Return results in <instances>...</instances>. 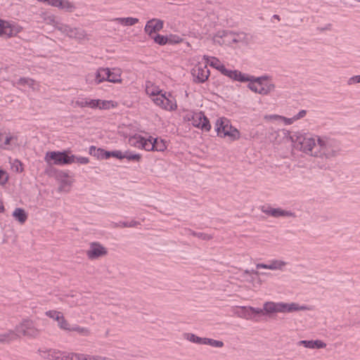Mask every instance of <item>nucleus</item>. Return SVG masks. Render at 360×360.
Returning <instances> with one entry per match:
<instances>
[{
  "mask_svg": "<svg viewBox=\"0 0 360 360\" xmlns=\"http://www.w3.org/2000/svg\"><path fill=\"white\" fill-rule=\"evenodd\" d=\"M282 133L284 136H289L295 149L322 160L334 158L341 151L340 141L327 136H311L300 132H295L290 135L287 130H282Z\"/></svg>",
  "mask_w": 360,
  "mask_h": 360,
  "instance_id": "f257e3e1",
  "label": "nucleus"
},
{
  "mask_svg": "<svg viewBox=\"0 0 360 360\" xmlns=\"http://www.w3.org/2000/svg\"><path fill=\"white\" fill-rule=\"evenodd\" d=\"M307 309L306 306H300L297 303H283L266 302L264 303V315H269L274 313H291L297 311Z\"/></svg>",
  "mask_w": 360,
  "mask_h": 360,
  "instance_id": "f03ea898",
  "label": "nucleus"
},
{
  "mask_svg": "<svg viewBox=\"0 0 360 360\" xmlns=\"http://www.w3.org/2000/svg\"><path fill=\"white\" fill-rule=\"evenodd\" d=\"M217 136L221 138L228 137L231 141H235L240 139L239 131L233 127L229 120L226 117H219L217 120L214 124Z\"/></svg>",
  "mask_w": 360,
  "mask_h": 360,
  "instance_id": "7ed1b4c3",
  "label": "nucleus"
},
{
  "mask_svg": "<svg viewBox=\"0 0 360 360\" xmlns=\"http://www.w3.org/2000/svg\"><path fill=\"white\" fill-rule=\"evenodd\" d=\"M44 160L49 165H62L75 162V157L74 155L68 156L65 152L51 151L46 153Z\"/></svg>",
  "mask_w": 360,
  "mask_h": 360,
  "instance_id": "20e7f679",
  "label": "nucleus"
},
{
  "mask_svg": "<svg viewBox=\"0 0 360 360\" xmlns=\"http://www.w3.org/2000/svg\"><path fill=\"white\" fill-rule=\"evenodd\" d=\"M15 330L24 336L36 338L40 335L38 329L30 319H25L15 327Z\"/></svg>",
  "mask_w": 360,
  "mask_h": 360,
  "instance_id": "39448f33",
  "label": "nucleus"
},
{
  "mask_svg": "<svg viewBox=\"0 0 360 360\" xmlns=\"http://www.w3.org/2000/svg\"><path fill=\"white\" fill-rule=\"evenodd\" d=\"M38 354L40 357L47 360H72V356L68 353L55 349L39 348Z\"/></svg>",
  "mask_w": 360,
  "mask_h": 360,
  "instance_id": "423d86ee",
  "label": "nucleus"
},
{
  "mask_svg": "<svg viewBox=\"0 0 360 360\" xmlns=\"http://www.w3.org/2000/svg\"><path fill=\"white\" fill-rule=\"evenodd\" d=\"M108 249L98 242L89 243V248L86 251V255L90 260L98 259L108 255Z\"/></svg>",
  "mask_w": 360,
  "mask_h": 360,
  "instance_id": "0eeeda50",
  "label": "nucleus"
},
{
  "mask_svg": "<svg viewBox=\"0 0 360 360\" xmlns=\"http://www.w3.org/2000/svg\"><path fill=\"white\" fill-rule=\"evenodd\" d=\"M22 30V27L21 26L0 19V37L11 38L17 35Z\"/></svg>",
  "mask_w": 360,
  "mask_h": 360,
  "instance_id": "6e6552de",
  "label": "nucleus"
},
{
  "mask_svg": "<svg viewBox=\"0 0 360 360\" xmlns=\"http://www.w3.org/2000/svg\"><path fill=\"white\" fill-rule=\"evenodd\" d=\"M188 120L191 122L193 126L201 129L203 131H209L211 129L208 119L202 112L193 113L191 117L188 118Z\"/></svg>",
  "mask_w": 360,
  "mask_h": 360,
  "instance_id": "1a4fd4ad",
  "label": "nucleus"
},
{
  "mask_svg": "<svg viewBox=\"0 0 360 360\" xmlns=\"http://www.w3.org/2000/svg\"><path fill=\"white\" fill-rule=\"evenodd\" d=\"M57 30L63 34H65L70 38H75L77 39H83L86 37L84 30L77 27H71L69 25L60 24L57 26Z\"/></svg>",
  "mask_w": 360,
  "mask_h": 360,
  "instance_id": "9d476101",
  "label": "nucleus"
},
{
  "mask_svg": "<svg viewBox=\"0 0 360 360\" xmlns=\"http://www.w3.org/2000/svg\"><path fill=\"white\" fill-rule=\"evenodd\" d=\"M46 316L57 321L58 327L63 330L66 331L69 328L70 323L65 318L61 311L57 310H49L45 312Z\"/></svg>",
  "mask_w": 360,
  "mask_h": 360,
  "instance_id": "9b49d317",
  "label": "nucleus"
},
{
  "mask_svg": "<svg viewBox=\"0 0 360 360\" xmlns=\"http://www.w3.org/2000/svg\"><path fill=\"white\" fill-rule=\"evenodd\" d=\"M194 81L198 83L205 82L210 76V70L207 65H196L191 71Z\"/></svg>",
  "mask_w": 360,
  "mask_h": 360,
  "instance_id": "f8f14e48",
  "label": "nucleus"
},
{
  "mask_svg": "<svg viewBox=\"0 0 360 360\" xmlns=\"http://www.w3.org/2000/svg\"><path fill=\"white\" fill-rule=\"evenodd\" d=\"M261 210L263 213L275 218L281 217H295V214L290 211L282 210L281 208H273L271 207L262 206Z\"/></svg>",
  "mask_w": 360,
  "mask_h": 360,
  "instance_id": "ddd939ff",
  "label": "nucleus"
},
{
  "mask_svg": "<svg viewBox=\"0 0 360 360\" xmlns=\"http://www.w3.org/2000/svg\"><path fill=\"white\" fill-rule=\"evenodd\" d=\"M153 101L157 105L167 110H174L176 108V103L167 97L165 94L159 95L158 97L153 98Z\"/></svg>",
  "mask_w": 360,
  "mask_h": 360,
  "instance_id": "4468645a",
  "label": "nucleus"
},
{
  "mask_svg": "<svg viewBox=\"0 0 360 360\" xmlns=\"http://www.w3.org/2000/svg\"><path fill=\"white\" fill-rule=\"evenodd\" d=\"M163 27V22L159 19H152L147 22L145 26V32L150 37H153L155 33L161 30Z\"/></svg>",
  "mask_w": 360,
  "mask_h": 360,
  "instance_id": "2eb2a0df",
  "label": "nucleus"
},
{
  "mask_svg": "<svg viewBox=\"0 0 360 360\" xmlns=\"http://www.w3.org/2000/svg\"><path fill=\"white\" fill-rule=\"evenodd\" d=\"M105 68H99L96 72L89 73L86 77V81L89 84H99L105 81Z\"/></svg>",
  "mask_w": 360,
  "mask_h": 360,
  "instance_id": "dca6fc26",
  "label": "nucleus"
},
{
  "mask_svg": "<svg viewBox=\"0 0 360 360\" xmlns=\"http://www.w3.org/2000/svg\"><path fill=\"white\" fill-rule=\"evenodd\" d=\"M297 345L309 349H323L326 347V344L321 340H300L297 342Z\"/></svg>",
  "mask_w": 360,
  "mask_h": 360,
  "instance_id": "f3484780",
  "label": "nucleus"
},
{
  "mask_svg": "<svg viewBox=\"0 0 360 360\" xmlns=\"http://www.w3.org/2000/svg\"><path fill=\"white\" fill-rule=\"evenodd\" d=\"M225 76L229 77L233 80L245 82L248 81H252V79L249 77V76L243 74L241 72L238 70H228Z\"/></svg>",
  "mask_w": 360,
  "mask_h": 360,
  "instance_id": "a211bd4d",
  "label": "nucleus"
},
{
  "mask_svg": "<svg viewBox=\"0 0 360 360\" xmlns=\"http://www.w3.org/2000/svg\"><path fill=\"white\" fill-rule=\"evenodd\" d=\"M105 81L112 83H122V78L120 71L118 70L117 72H112L110 68H105Z\"/></svg>",
  "mask_w": 360,
  "mask_h": 360,
  "instance_id": "6ab92c4d",
  "label": "nucleus"
},
{
  "mask_svg": "<svg viewBox=\"0 0 360 360\" xmlns=\"http://www.w3.org/2000/svg\"><path fill=\"white\" fill-rule=\"evenodd\" d=\"M13 139L17 140V139L10 133L6 134L0 132V148L5 150L9 149L11 143Z\"/></svg>",
  "mask_w": 360,
  "mask_h": 360,
  "instance_id": "aec40b11",
  "label": "nucleus"
},
{
  "mask_svg": "<svg viewBox=\"0 0 360 360\" xmlns=\"http://www.w3.org/2000/svg\"><path fill=\"white\" fill-rule=\"evenodd\" d=\"M146 94L153 98L158 97V96L162 94V90L160 89L159 86L155 85L151 82H147L146 84Z\"/></svg>",
  "mask_w": 360,
  "mask_h": 360,
  "instance_id": "412c9836",
  "label": "nucleus"
},
{
  "mask_svg": "<svg viewBox=\"0 0 360 360\" xmlns=\"http://www.w3.org/2000/svg\"><path fill=\"white\" fill-rule=\"evenodd\" d=\"M68 332H77L82 337H88L91 335V330L87 327H82L78 325L72 326L70 324L69 328L67 329Z\"/></svg>",
  "mask_w": 360,
  "mask_h": 360,
  "instance_id": "4be33fe9",
  "label": "nucleus"
},
{
  "mask_svg": "<svg viewBox=\"0 0 360 360\" xmlns=\"http://www.w3.org/2000/svg\"><path fill=\"white\" fill-rule=\"evenodd\" d=\"M18 334L13 330H8L6 333L0 334V343H9L11 341L17 340Z\"/></svg>",
  "mask_w": 360,
  "mask_h": 360,
  "instance_id": "5701e85b",
  "label": "nucleus"
},
{
  "mask_svg": "<svg viewBox=\"0 0 360 360\" xmlns=\"http://www.w3.org/2000/svg\"><path fill=\"white\" fill-rule=\"evenodd\" d=\"M12 215L15 219L19 221L21 224H24L27 219V215L25 211L22 208L20 207L15 208Z\"/></svg>",
  "mask_w": 360,
  "mask_h": 360,
  "instance_id": "b1692460",
  "label": "nucleus"
},
{
  "mask_svg": "<svg viewBox=\"0 0 360 360\" xmlns=\"http://www.w3.org/2000/svg\"><path fill=\"white\" fill-rule=\"evenodd\" d=\"M42 18L44 22L47 24L55 27L57 29V26L60 25L61 23H58L56 20V18L55 15L52 14L43 13Z\"/></svg>",
  "mask_w": 360,
  "mask_h": 360,
  "instance_id": "393cba45",
  "label": "nucleus"
},
{
  "mask_svg": "<svg viewBox=\"0 0 360 360\" xmlns=\"http://www.w3.org/2000/svg\"><path fill=\"white\" fill-rule=\"evenodd\" d=\"M114 20L117 21V22H120V24L125 25V26L134 25L139 22L138 18H131V17L116 18L114 19Z\"/></svg>",
  "mask_w": 360,
  "mask_h": 360,
  "instance_id": "a878e982",
  "label": "nucleus"
},
{
  "mask_svg": "<svg viewBox=\"0 0 360 360\" xmlns=\"http://www.w3.org/2000/svg\"><path fill=\"white\" fill-rule=\"evenodd\" d=\"M143 137H142L141 136L134 135L133 136L129 137L128 141L130 146L141 148L143 144Z\"/></svg>",
  "mask_w": 360,
  "mask_h": 360,
  "instance_id": "bb28decb",
  "label": "nucleus"
},
{
  "mask_svg": "<svg viewBox=\"0 0 360 360\" xmlns=\"http://www.w3.org/2000/svg\"><path fill=\"white\" fill-rule=\"evenodd\" d=\"M184 336L185 339H186L187 340H188L190 342L200 344V345H203L204 338H200V337L196 336L195 334L189 333H185L184 335Z\"/></svg>",
  "mask_w": 360,
  "mask_h": 360,
  "instance_id": "cd10ccee",
  "label": "nucleus"
},
{
  "mask_svg": "<svg viewBox=\"0 0 360 360\" xmlns=\"http://www.w3.org/2000/svg\"><path fill=\"white\" fill-rule=\"evenodd\" d=\"M17 84L20 86L27 85L30 88L34 89L35 81L30 78L21 77L18 79Z\"/></svg>",
  "mask_w": 360,
  "mask_h": 360,
  "instance_id": "c85d7f7f",
  "label": "nucleus"
},
{
  "mask_svg": "<svg viewBox=\"0 0 360 360\" xmlns=\"http://www.w3.org/2000/svg\"><path fill=\"white\" fill-rule=\"evenodd\" d=\"M153 146H154V139L153 137H150L148 139H146L143 138V144H142V149H144L148 151L153 150Z\"/></svg>",
  "mask_w": 360,
  "mask_h": 360,
  "instance_id": "c756f323",
  "label": "nucleus"
},
{
  "mask_svg": "<svg viewBox=\"0 0 360 360\" xmlns=\"http://www.w3.org/2000/svg\"><path fill=\"white\" fill-rule=\"evenodd\" d=\"M275 89V85L274 84H262L259 87V94L262 95H266L271 91H274Z\"/></svg>",
  "mask_w": 360,
  "mask_h": 360,
  "instance_id": "7c9ffc66",
  "label": "nucleus"
},
{
  "mask_svg": "<svg viewBox=\"0 0 360 360\" xmlns=\"http://www.w3.org/2000/svg\"><path fill=\"white\" fill-rule=\"evenodd\" d=\"M286 265V262L282 260H273L269 264V269H282Z\"/></svg>",
  "mask_w": 360,
  "mask_h": 360,
  "instance_id": "2f4dec72",
  "label": "nucleus"
},
{
  "mask_svg": "<svg viewBox=\"0 0 360 360\" xmlns=\"http://www.w3.org/2000/svg\"><path fill=\"white\" fill-rule=\"evenodd\" d=\"M203 345H208L214 347H222L224 346V342L220 340L204 338Z\"/></svg>",
  "mask_w": 360,
  "mask_h": 360,
  "instance_id": "473e14b6",
  "label": "nucleus"
},
{
  "mask_svg": "<svg viewBox=\"0 0 360 360\" xmlns=\"http://www.w3.org/2000/svg\"><path fill=\"white\" fill-rule=\"evenodd\" d=\"M124 158L127 159L129 161L139 162L141 159V155L139 154H132L129 151H125L123 155Z\"/></svg>",
  "mask_w": 360,
  "mask_h": 360,
  "instance_id": "72a5a7b5",
  "label": "nucleus"
},
{
  "mask_svg": "<svg viewBox=\"0 0 360 360\" xmlns=\"http://www.w3.org/2000/svg\"><path fill=\"white\" fill-rule=\"evenodd\" d=\"M165 148L166 146L163 140H158V139H154L153 150L164 151Z\"/></svg>",
  "mask_w": 360,
  "mask_h": 360,
  "instance_id": "f704fd0d",
  "label": "nucleus"
},
{
  "mask_svg": "<svg viewBox=\"0 0 360 360\" xmlns=\"http://www.w3.org/2000/svg\"><path fill=\"white\" fill-rule=\"evenodd\" d=\"M252 274H255L256 276L259 275V272L256 270H245L243 275V277L246 279L247 281L251 282L253 280V278L251 276Z\"/></svg>",
  "mask_w": 360,
  "mask_h": 360,
  "instance_id": "c9c22d12",
  "label": "nucleus"
},
{
  "mask_svg": "<svg viewBox=\"0 0 360 360\" xmlns=\"http://www.w3.org/2000/svg\"><path fill=\"white\" fill-rule=\"evenodd\" d=\"M189 232H190L191 235L198 237L203 240H209L212 238V237L210 235H208L207 233H201V232L196 233V232L191 231V230L189 231Z\"/></svg>",
  "mask_w": 360,
  "mask_h": 360,
  "instance_id": "e433bc0d",
  "label": "nucleus"
},
{
  "mask_svg": "<svg viewBox=\"0 0 360 360\" xmlns=\"http://www.w3.org/2000/svg\"><path fill=\"white\" fill-rule=\"evenodd\" d=\"M151 38L153 39L155 42L159 45H165L168 41L166 37L160 34L154 35L153 37Z\"/></svg>",
  "mask_w": 360,
  "mask_h": 360,
  "instance_id": "4c0bfd02",
  "label": "nucleus"
},
{
  "mask_svg": "<svg viewBox=\"0 0 360 360\" xmlns=\"http://www.w3.org/2000/svg\"><path fill=\"white\" fill-rule=\"evenodd\" d=\"M223 36L229 37L233 42H238L241 39L240 34L232 32H225Z\"/></svg>",
  "mask_w": 360,
  "mask_h": 360,
  "instance_id": "58836bf2",
  "label": "nucleus"
},
{
  "mask_svg": "<svg viewBox=\"0 0 360 360\" xmlns=\"http://www.w3.org/2000/svg\"><path fill=\"white\" fill-rule=\"evenodd\" d=\"M60 8H65L68 11H72L75 8L74 5L68 0H61V6Z\"/></svg>",
  "mask_w": 360,
  "mask_h": 360,
  "instance_id": "ea45409f",
  "label": "nucleus"
},
{
  "mask_svg": "<svg viewBox=\"0 0 360 360\" xmlns=\"http://www.w3.org/2000/svg\"><path fill=\"white\" fill-rule=\"evenodd\" d=\"M8 180V173L3 170L0 169V185L3 186L6 184V183Z\"/></svg>",
  "mask_w": 360,
  "mask_h": 360,
  "instance_id": "a19ab883",
  "label": "nucleus"
},
{
  "mask_svg": "<svg viewBox=\"0 0 360 360\" xmlns=\"http://www.w3.org/2000/svg\"><path fill=\"white\" fill-rule=\"evenodd\" d=\"M69 355L72 356V360L75 357L76 360H89V355H84L83 354L77 353H68Z\"/></svg>",
  "mask_w": 360,
  "mask_h": 360,
  "instance_id": "79ce46f5",
  "label": "nucleus"
},
{
  "mask_svg": "<svg viewBox=\"0 0 360 360\" xmlns=\"http://www.w3.org/2000/svg\"><path fill=\"white\" fill-rule=\"evenodd\" d=\"M75 106L79 108L89 107L88 98H82L81 100L76 101L75 103Z\"/></svg>",
  "mask_w": 360,
  "mask_h": 360,
  "instance_id": "37998d69",
  "label": "nucleus"
},
{
  "mask_svg": "<svg viewBox=\"0 0 360 360\" xmlns=\"http://www.w3.org/2000/svg\"><path fill=\"white\" fill-rule=\"evenodd\" d=\"M101 102L100 99H88L89 108H98Z\"/></svg>",
  "mask_w": 360,
  "mask_h": 360,
  "instance_id": "c03bdc74",
  "label": "nucleus"
},
{
  "mask_svg": "<svg viewBox=\"0 0 360 360\" xmlns=\"http://www.w3.org/2000/svg\"><path fill=\"white\" fill-rule=\"evenodd\" d=\"M139 224L136 221H131V222H120L119 226L121 227H134Z\"/></svg>",
  "mask_w": 360,
  "mask_h": 360,
  "instance_id": "a18cd8bd",
  "label": "nucleus"
},
{
  "mask_svg": "<svg viewBox=\"0 0 360 360\" xmlns=\"http://www.w3.org/2000/svg\"><path fill=\"white\" fill-rule=\"evenodd\" d=\"M261 85L259 84L255 83L253 82H250V83L248 84V87L254 92L258 93L259 91V87Z\"/></svg>",
  "mask_w": 360,
  "mask_h": 360,
  "instance_id": "49530a36",
  "label": "nucleus"
},
{
  "mask_svg": "<svg viewBox=\"0 0 360 360\" xmlns=\"http://www.w3.org/2000/svg\"><path fill=\"white\" fill-rule=\"evenodd\" d=\"M48 5L59 8L61 6V0H46Z\"/></svg>",
  "mask_w": 360,
  "mask_h": 360,
  "instance_id": "de8ad7c7",
  "label": "nucleus"
},
{
  "mask_svg": "<svg viewBox=\"0 0 360 360\" xmlns=\"http://www.w3.org/2000/svg\"><path fill=\"white\" fill-rule=\"evenodd\" d=\"M360 83V75H355L350 77L348 81V85H352L354 84Z\"/></svg>",
  "mask_w": 360,
  "mask_h": 360,
  "instance_id": "09e8293b",
  "label": "nucleus"
},
{
  "mask_svg": "<svg viewBox=\"0 0 360 360\" xmlns=\"http://www.w3.org/2000/svg\"><path fill=\"white\" fill-rule=\"evenodd\" d=\"M111 103H112V102L108 101H101V100L100 104L98 106V108H99L100 109H108L110 108V104Z\"/></svg>",
  "mask_w": 360,
  "mask_h": 360,
  "instance_id": "8fccbe9b",
  "label": "nucleus"
},
{
  "mask_svg": "<svg viewBox=\"0 0 360 360\" xmlns=\"http://www.w3.org/2000/svg\"><path fill=\"white\" fill-rule=\"evenodd\" d=\"M222 64L221 62L216 58H212V60L210 63V65L217 70L221 66Z\"/></svg>",
  "mask_w": 360,
  "mask_h": 360,
  "instance_id": "3c124183",
  "label": "nucleus"
},
{
  "mask_svg": "<svg viewBox=\"0 0 360 360\" xmlns=\"http://www.w3.org/2000/svg\"><path fill=\"white\" fill-rule=\"evenodd\" d=\"M249 77L252 79L251 82H253L257 84H259V85H262L263 84L262 82L264 80H266V77H257V78H255L254 77Z\"/></svg>",
  "mask_w": 360,
  "mask_h": 360,
  "instance_id": "603ef678",
  "label": "nucleus"
},
{
  "mask_svg": "<svg viewBox=\"0 0 360 360\" xmlns=\"http://www.w3.org/2000/svg\"><path fill=\"white\" fill-rule=\"evenodd\" d=\"M248 309L250 311H252V313L256 314H264V308L261 309V308H255L252 307H249Z\"/></svg>",
  "mask_w": 360,
  "mask_h": 360,
  "instance_id": "864d4df0",
  "label": "nucleus"
},
{
  "mask_svg": "<svg viewBox=\"0 0 360 360\" xmlns=\"http://www.w3.org/2000/svg\"><path fill=\"white\" fill-rule=\"evenodd\" d=\"M123 155L124 153H122L120 150H115L111 152V156L120 160L124 159Z\"/></svg>",
  "mask_w": 360,
  "mask_h": 360,
  "instance_id": "5fc2aeb1",
  "label": "nucleus"
},
{
  "mask_svg": "<svg viewBox=\"0 0 360 360\" xmlns=\"http://www.w3.org/2000/svg\"><path fill=\"white\" fill-rule=\"evenodd\" d=\"M75 161L80 164H87L89 162V159L85 157H75Z\"/></svg>",
  "mask_w": 360,
  "mask_h": 360,
  "instance_id": "6e6d98bb",
  "label": "nucleus"
},
{
  "mask_svg": "<svg viewBox=\"0 0 360 360\" xmlns=\"http://www.w3.org/2000/svg\"><path fill=\"white\" fill-rule=\"evenodd\" d=\"M306 113H307L306 110H302L296 115H295L293 117V119L297 120L304 117Z\"/></svg>",
  "mask_w": 360,
  "mask_h": 360,
  "instance_id": "4d7b16f0",
  "label": "nucleus"
},
{
  "mask_svg": "<svg viewBox=\"0 0 360 360\" xmlns=\"http://www.w3.org/2000/svg\"><path fill=\"white\" fill-rule=\"evenodd\" d=\"M219 68L217 69L221 74L224 75H226L228 69L226 68V67L222 64L221 66H219Z\"/></svg>",
  "mask_w": 360,
  "mask_h": 360,
  "instance_id": "13d9d810",
  "label": "nucleus"
},
{
  "mask_svg": "<svg viewBox=\"0 0 360 360\" xmlns=\"http://www.w3.org/2000/svg\"><path fill=\"white\" fill-rule=\"evenodd\" d=\"M219 68L217 69L221 74L224 75H226L228 69L226 68V67L222 64L221 66H219Z\"/></svg>",
  "mask_w": 360,
  "mask_h": 360,
  "instance_id": "bf43d9fd",
  "label": "nucleus"
},
{
  "mask_svg": "<svg viewBox=\"0 0 360 360\" xmlns=\"http://www.w3.org/2000/svg\"><path fill=\"white\" fill-rule=\"evenodd\" d=\"M281 119H283L286 124H291L293 122V121L295 120L293 119V117H292V118H286V117H281Z\"/></svg>",
  "mask_w": 360,
  "mask_h": 360,
  "instance_id": "052dcab7",
  "label": "nucleus"
},
{
  "mask_svg": "<svg viewBox=\"0 0 360 360\" xmlns=\"http://www.w3.org/2000/svg\"><path fill=\"white\" fill-rule=\"evenodd\" d=\"M89 360H106L105 357L100 356H89Z\"/></svg>",
  "mask_w": 360,
  "mask_h": 360,
  "instance_id": "680f3d73",
  "label": "nucleus"
},
{
  "mask_svg": "<svg viewBox=\"0 0 360 360\" xmlns=\"http://www.w3.org/2000/svg\"><path fill=\"white\" fill-rule=\"evenodd\" d=\"M257 269H269V264H257L256 265Z\"/></svg>",
  "mask_w": 360,
  "mask_h": 360,
  "instance_id": "e2e57ef3",
  "label": "nucleus"
},
{
  "mask_svg": "<svg viewBox=\"0 0 360 360\" xmlns=\"http://www.w3.org/2000/svg\"><path fill=\"white\" fill-rule=\"evenodd\" d=\"M265 119H274V120H276V119H278V118H281V116H278V115H266L264 117Z\"/></svg>",
  "mask_w": 360,
  "mask_h": 360,
  "instance_id": "0e129e2a",
  "label": "nucleus"
},
{
  "mask_svg": "<svg viewBox=\"0 0 360 360\" xmlns=\"http://www.w3.org/2000/svg\"><path fill=\"white\" fill-rule=\"evenodd\" d=\"M111 156V152L105 151V158H108Z\"/></svg>",
  "mask_w": 360,
  "mask_h": 360,
  "instance_id": "69168bd1",
  "label": "nucleus"
},
{
  "mask_svg": "<svg viewBox=\"0 0 360 360\" xmlns=\"http://www.w3.org/2000/svg\"><path fill=\"white\" fill-rule=\"evenodd\" d=\"M273 18H274V19H276V20H278V21L281 20V19H280L279 15H276V14L274 15H273Z\"/></svg>",
  "mask_w": 360,
  "mask_h": 360,
  "instance_id": "338daca9",
  "label": "nucleus"
},
{
  "mask_svg": "<svg viewBox=\"0 0 360 360\" xmlns=\"http://www.w3.org/2000/svg\"><path fill=\"white\" fill-rule=\"evenodd\" d=\"M4 205H2V203L0 202V212H4Z\"/></svg>",
  "mask_w": 360,
  "mask_h": 360,
  "instance_id": "774afa93",
  "label": "nucleus"
}]
</instances>
